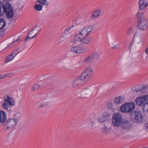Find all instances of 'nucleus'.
<instances>
[{
    "mask_svg": "<svg viewBox=\"0 0 148 148\" xmlns=\"http://www.w3.org/2000/svg\"><path fill=\"white\" fill-rule=\"evenodd\" d=\"M17 5L19 9H21L25 5L24 2L21 1H18L17 3Z\"/></svg>",
    "mask_w": 148,
    "mask_h": 148,
    "instance_id": "a878e982",
    "label": "nucleus"
},
{
    "mask_svg": "<svg viewBox=\"0 0 148 148\" xmlns=\"http://www.w3.org/2000/svg\"><path fill=\"white\" fill-rule=\"evenodd\" d=\"M85 83L80 77H78L73 81V85L74 88H78L83 85Z\"/></svg>",
    "mask_w": 148,
    "mask_h": 148,
    "instance_id": "1a4fd4ad",
    "label": "nucleus"
},
{
    "mask_svg": "<svg viewBox=\"0 0 148 148\" xmlns=\"http://www.w3.org/2000/svg\"><path fill=\"white\" fill-rule=\"evenodd\" d=\"M107 106L110 109H111L112 110H114V108L113 107V104L111 102H109L107 104Z\"/></svg>",
    "mask_w": 148,
    "mask_h": 148,
    "instance_id": "2f4dec72",
    "label": "nucleus"
},
{
    "mask_svg": "<svg viewBox=\"0 0 148 148\" xmlns=\"http://www.w3.org/2000/svg\"><path fill=\"white\" fill-rule=\"evenodd\" d=\"M110 114L107 112H105L102 114V115L99 117L97 119L99 123H103L109 117Z\"/></svg>",
    "mask_w": 148,
    "mask_h": 148,
    "instance_id": "ddd939ff",
    "label": "nucleus"
},
{
    "mask_svg": "<svg viewBox=\"0 0 148 148\" xmlns=\"http://www.w3.org/2000/svg\"><path fill=\"white\" fill-rule=\"evenodd\" d=\"M36 2L39 3L42 6L45 5H48L49 2L47 0H36Z\"/></svg>",
    "mask_w": 148,
    "mask_h": 148,
    "instance_id": "b1692460",
    "label": "nucleus"
},
{
    "mask_svg": "<svg viewBox=\"0 0 148 148\" xmlns=\"http://www.w3.org/2000/svg\"><path fill=\"white\" fill-rule=\"evenodd\" d=\"M40 86V85L38 84H35L32 86V91H34L38 89Z\"/></svg>",
    "mask_w": 148,
    "mask_h": 148,
    "instance_id": "c85d7f7f",
    "label": "nucleus"
},
{
    "mask_svg": "<svg viewBox=\"0 0 148 148\" xmlns=\"http://www.w3.org/2000/svg\"><path fill=\"white\" fill-rule=\"evenodd\" d=\"M92 94V92L91 89L89 88H84L82 91V95L85 98L89 97Z\"/></svg>",
    "mask_w": 148,
    "mask_h": 148,
    "instance_id": "f8f14e48",
    "label": "nucleus"
},
{
    "mask_svg": "<svg viewBox=\"0 0 148 148\" xmlns=\"http://www.w3.org/2000/svg\"><path fill=\"white\" fill-rule=\"evenodd\" d=\"M18 119L16 118L9 119L4 125L3 129L6 130L13 128L16 125Z\"/></svg>",
    "mask_w": 148,
    "mask_h": 148,
    "instance_id": "423d86ee",
    "label": "nucleus"
},
{
    "mask_svg": "<svg viewBox=\"0 0 148 148\" xmlns=\"http://www.w3.org/2000/svg\"><path fill=\"white\" fill-rule=\"evenodd\" d=\"M133 29L132 27H130L129 28L127 32V35H130L133 31Z\"/></svg>",
    "mask_w": 148,
    "mask_h": 148,
    "instance_id": "72a5a7b5",
    "label": "nucleus"
},
{
    "mask_svg": "<svg viewBox=\"0 0 148 148\" xmlns=\"http://www.w3.org/2000/svg\"><path fill=\"white\" fill-rule=\"evenodd\" d=\"M19 39L18 38L17 39H16V40H15V42H18L19 41Z\"/></svg>",
    "mask_w": 148,
    "mask_h": 148,
    "instance_id": "37998d69",
    "label": "nucleus"
},
{
    "mask_svg": "<svg viewBox=\"0 0 148 148\" xmlns=\"http://www.w3.org/2000/svg\"><path fill=\"white\" fill-rule=\"evenodd\" d=\"M131 118L132 120L137 123L141 122L143 120L142 114L138 111L132 112L131 114Z\"/></svg>",
    "mask_w": 148,
    "mask_h": 148,
    "instance_id": "0eeeda50",
    "label": "nucleus"
},
{
    "mask_svg": "<svg viewBox=\"0 0 148 148\" xmlns=\"http://www.w3.org/2000/svg\"><path fill=\"white\" fill-rule=\"evenodd\" d=\"M136 104L140 106H143L145 103H148V95L137 97L135 99Z\"/></svg>",
    "mask_w": 148,
    "mask_h": 148,
    "instance_id": "6e6552de",
    "label": "nucleus"
},
{
    "mask_svg": "<svg viewBox=\"0 0 148 148\" xmlns=\"http://www.w3.org/2000/svg\"><path fill=\"white\" fill-rule=\"evenodd\" d=\"M91 75L82 73L81 75L80 76L82 79L85 82H87L90 80Z\"/></svg>",
    "mask_w": 148,
    "mask_h": 148,
    "instance_id": "a211bd4d",
    "label": "nucleus"
},
{
    "mask_svg": "<svg viewBox=\"0 0 148 148\" xmlns=\"http://www.w3.org/2000/svg\"><path fill=\"white\" fill-rule=\"evenodd\" d=\"M6 25L5 22L3 19H0V29L4 28Z\"/></svg>",
    "mask_w": 148,
    "mask_h": 148,
    "instance_id": "bb28decb",
    "label": "nucleus"
},
{
    "mask_svg": "<svg viewBox=\"0 0 148 148\" xmlns=\"http://www.w3.org/2000/svg\"><path fill=\"white\" fill-rule=\"evenodd\" d=\"M5 2L0 1V16H3L5 13L6 17L8 18H12L13 16V11L12 6L9 3L12 0H3Z\"/></svg>",
    "mask_w": 148,
    "mask_h": 148,
    "instance_id": "7ed1b4c3",
    "label": "nucleus"
},
{
    "mask_svg": "<svg viewBox=\"0 0 148 148\" xmlns=\"http://www.w3.org/2000/svg\"><path fill=\"white\" fill-rule=\"evenodd\" d=\"M51 101L50 100L47 101H45L43 103H42L41 106H40V108L44 107L47 106L50 103Z\"/></svg>",
    "mask_w": 148,
    "mask_h": 148,
    "instance_id": "473e14b6",
    "label": "nucleus"
},
{
    "mask_svg": "<svg viewBox=\"0 0 148 148\" xmlns=\"http://www.w3.org/2000/svg\"><path fill=\"white\" fill-rule=\"evenodd\" d=\"M18 53L19 52L18 50H14L12 53L5 58L4 61L5 62L7 63L11 61Z\"/></svg>",
    "mask_w": 148,
    "mask_h": 148,
    "instance_id": "9d476101",
    "label": "nucleus"
},
{
    "mask_svg": "<svg viewBox=\"0 0 148 148\" xmlns=\"http://www.w3.org/2000/svg\"><path fill=\"white\" fill-rule=\"evenodd\" d=\"M74 27V25H72L70 27H69L67 28H66L64 30V33H66L67 32L69 31H70L71 29Z\"/></svg>",
    "mask_w": 148,
    "mask_h": 148,
    "instance_id": "f704fd0d",
    "label": "nucleus"
},
{
    "mask_svg": "<svg viewBox=\"0 0 148 148\" xmlns=\"http://www.w3.org/2000/svg\"><path fill=\"white\" fill-rule=\"evenodd\" d=\"M97 53L96 52L92 53L90 56L86 58L84 60V62L87 63L90 62L94 59L96 58Z\"/></svg>",
    "mask_w": 148,
    "mask_h": 148,
    "instance_id": "dca6fc26",
    "label": "nucleus"
},
{
    "mask_svg": "<svg viewBox=\"0 0 148 148\" xmlns=\"http://www.w3.org/2000/svg\"><path fill=\"white\" fill-rule=\"evenodd\" d=\"M45 99H47V98H45Z\"/></svg>",
    "mask_w": 148,
    "mask_h": 148,
    "instance_id": "c03bdc74",
    "label": "nucleus"
},
{
    "mask_svg": "<svg viewBox=\"0 0 148 148\" xmlns=\"http://www.w3.org/2000/svg\"><path fill=\"white\" fill-rule=\"evenodd\" d=\"M87 124H88V127H91L94 125V123L90 120H89L88 121Z\"/></svg>",
    "mask_w": 148,
    "mask_h": 148,
    "instance_id": "7c9ffc66",
    "label": "nucleus"
},
{
    "mask_svg": "<svg viewBox=\"0 0 148 148\" xmlns=\"http://www.w3.org/2000/svg\"><path fill=\"white\" fill-rule=\"evenodd\" d=\"M101 13V10L99 9H97L92 13L91 15V17L93 18H98L99 16Z\"/></svg>",
    "mask_w": 148,
    "mask_h": 148,
    "instance_id": "4be33fe9",
    "label": "nucleus"
},
{
    "mask_svg": "<svg viewBox=\"0 0 148 148\" xmlns=\"http://www.w3.org/2000/svg\"><path fill=\"white\" fill-rule=\"evenodd\" d=\"M93 30L92 25L86 26L75 36L74 38L72 40V42L74 44L78 43L83 44H88L91 41L90 38L88 36Z\"/></svg>",
    "mask_w": 148,
    "mask_h": 148,
    "instance_id": "f257e3e1",
    "label": "nucleus"
},
{
    "mask_svg": "<svg viewBox=\"0 0 148 148\" xmlns=\"http://www.w3.org/2000/svg\"><path fill=\"white\" fill-rule=\"evenodd\" d=\"M3 101L4 102L2 104V106L6 110H8L10 106H14L15 105L16 101L14 98L5 95L3 96Z\"/></svg>",
    "mask_w": 148,
    "mask_h": 148,
    "instance_id": "20e7f679",
    "label": "nucleus"
},
{
    "mask_svg": "<svg viewBox=\"0 0 148 148\" xmlns=\"http://www.w3.org/2000/svg\"><path fill=\"white\" fill-rule=\"evenodd\" d=\"M124 98L122 97H118L114 99V102L116 104H121L124 102Z\"/></svg>",
    "mask_w": 148,
    "mask_h": 148,
    "instance_id": "aec40b11",
    "label": "nucleus"
},
{
    "mask_svg": "<svg viewBox=\"0 0 148 148\" xmlns=\"http://www.w3.org/2000/svg\"><path fill=\"white\" fill-rule=\"evenodd\" d=\"M7 119V116L5 112L3 111H0V123H3Z\"/></svg>",
    "mask_w": 148,
    "mask_h": 148,
    "instance_id": "6ab92c4d",
    "label": "nucleus"
},
{
    "mask_svg": "<svg viewBox=\"0 0 148 148\" xmlns=\"http://www.w3.org/2000/svg\"><path fill=\"white\" fill-rule=\"evenodd\" d=\"M20 115V114L19 113H16L15 115V116H17V117L19 116Z\"/></svg>",
    "mask_w": 148,
    "mask_h": 148,
    "instance_id": "ea45409f",
    "label": "nucleus"
},
{
    "mask_svg": "<svg viewBox=\"0 0 148 148\" xmlns=\"http://www.w3.org/2000/svg\"><path fill=\"white\" fill-rule=\"evenodd\" d=\"M41 29L40 27L38 26H36L33 29L29 32V35L31 34L34 33V35H33L31 38H34L36 37L38 34Z\"/></svg>",
    "mask_w": 148,
    "mask_h": 148,
    "instance_id": "f3484780",
    "label": "nucleus"
},
{
    "mask_svg": "<svg viewBox=\"0 0 148 148\" xmlns=\"http://www.w3.org/2000/svg\"><path fill=\"white\" fill-rule=\"evenodd\" d=\"M11 75V74L10 73L3 74L4 78L6 77H9L10 76V75Z\"/></svg>",
    "mask_w": 148,
    "mask_h": 148,
    "instance_id": "4c0bfd02",
    "label": "nucleus"
},
{
    "mask_svg": "<svg viewBox=\"0 0 148 148\" xmlns=\"http://www.w3.org/2000/svg\"><path fill=\"white\" fill-rule=\"evenodd\" d=\"M4 78L3 74L0 75V79Z\"/></svg>",
    "mask_w": 148,
    "mask_h": 148,
    "instance_id": "a19ab883",
    "label": "nucleus"
},
{
    "mask_svg": "<svg viewBox=\"0 0 148 148\" xmlns=\"http://www.w3.org/2000/svg\"><path fill=\"white\" fill-rule=\"evenodd\" d=\"M92 70L90 67H87L82 72L86 74L92 75Z\"/></svg>",
    "mask_w": 148,
    "mask_h": 148,
    "instance_id": "5701e85b",
    "label": "nucleus"
},
{
    "mask_svg": "<svg viewBox=\"0 0 148 148\" xmlns=\"http://www.w3.org/2000/svg\"><path fill=\"white\" fill-rule=\"evenodd\" d=\"M103 132L105 134H108L110 132V128L104 126L103 128Z\"/></svg>",
    "mask_w": 148,
    "mask_h": 148,
    "instance_id": "cd10ccee",
    "label": "nucleus"
},
{
    "mask_svg": "<svg viewBox=\"0 0 148 148\" xmlns=\"http://www.w3.org/2000/svg\"><path fill=\"white\" fill-rule=\"evenodd\" d=\"M136 17L137 19L138 22L142 21L143 20H145L142 12L140 11L138 12Z\"/></svg>",
    "mask_w": 148,
    "mask_h": 148,
    "instance_id": "412c9836",
    "label": "nucleus"
},
{
    "mask_svg": "<svg viewBox=\"0 0 148 148\" xmlns=\"http://www.w3.org/2000/svg\"><path fill=\"white\" fill-rule=\"evenodd\" d=\"M145 126L146 127V130L148 131V124H147L145 125Z\"/></svg>",
    "mask_w": 148,
    "mask_h": 148,
    "instance_id": "79ce46f5",
    "label": "nucleus"
},
{
    "mask_svg": "<svg viewBox=\"0 0 148 148\" xmlns=\"http://www.w3.org/2000/svg\"><path fill=\"white\" fill-rule=\"evenodd\" d=\"M138 91H141V90H139Z\"/></svg>",
    "mask_w": 148,
    "mask_h": 148,
    "instance_id": "a18cd8bd",
    "label": "nucleus"
},
{
    "mask_svg": "<svg viewBox=\"0 0 148 148\" xmlns=\"http://www.w3.org/2000/svg\"><path fill=\"white\" fill-rule=\"evenodd\" d=\"M138 24L139 28L142 30H145L147 28L148 22L146 19L138 22Z\"/></svg>",
    "mask_w": 148,
    "mask_h": 148,
    "instance_id": "2eb2a0df",
    "label": "nucleus"
},
{
    "mask_svg": "<svg viewBox=\"0 0 148 148\" xmlns=\"http://www.w3.org/2000/svg\"><path fill=\"white\" fill-rule=\"evenodd\" d=\"M112 121L114 127H119L124 131H128L132 128L130 122L127 120H123L121 114L119 113H116L113 115Z\"/></svg>",
    "mask_w": 148,
    "mask_h": 148,
    "instance_id": "f03ea898",
    "label": "nucleus"
},
{
    "mask_svg": "<svg viewBox=\"0 0 148 148\" xmlns=\"http://www.w3.org/2000/svg\"><path fill=\"white\" fill-rule=\"evenodd\" d=\"M29 33L27 37L25 39V40L26 41L28 39V38H29L31 39H32L33 38L31 37L34 35L33 34H31L30 35H29Z\"/></svg>",
    "mask_w": 148,
    "mask_h": 148,
    "instance_id": "c9c22d12",
    "label": "nucleus"
},
{
    "mask_svg": "<svg viewBox=\"0 0 148 148\" xmlns=\"http://www.w3.org/2000/svg\"><path fill=\"white\" fill-rule=\"evenodd\" d=\"M135 104L131 102L123 104L121 107L120 110L123 113H129L132 111L135 108Z\"/></svg>",
    "mask_w": 148,
    "mask_h": 148,
    "instance_id": "39448f33",
    "label": "nucleus"
},
{
    "mask_svg": "<svg viewBox=\"0 0 148 148\" xmlns=\"http://www.w3.org/2000/svg\"><path fill=\"white\" fill-rule=\"evenodd\" d=\"M34 8L36 11H40L42 10V6L40 4H36L34 5Z\"/></svg>",
    "mask_w": 148,
    "mask_h": 148,
    "instance_id": "393cba45",
    "label": "nucleus"
},
{
    "mask_svg": "<svg viewBox=\"0 0 148 148\" xmlns=\"http://www.w3.org/2000/svg\"><path fill=\"white\" fill-rule=\"evenodd\" d=\"M143 111L144 112L148 111V103H145L143 104Z\"/></svg>",
    "mask_w": 148,
    "mask_h": 148,
    "instance_id": "c756f323",
    "label": "nucleus"
},
{
    "mask_svg": "<svg viewBox=\"0 0 148 148\" xmlns=\"http://www.w3.org/2000/svg\"><path fill=\"white\" fill-rule=\"evenodd\" d=\"M138 5L140 10L145 9L148 5V0H139Z\"/></svg>",
    "mask_w": 148,
    "mask_h": 148,
    "instance_id": "4468645a",
    "label": "nucleus"
},
{
    "mask_svg": "<svg viewBox=\"0 0 148 148\" xmlns=\"http://www.w3.org/2000/svg\"><path fill=\"white\" fill-rule=\"evenodd\" d=\"M145 52L146 54L148 55V47H147L145 49Z\"/></svg>",
    "mask_w": 148,
    "mask_h": 148,
    "instance_id": "58836bf2",
    "label": "nucleus"
},
{
    "mask_svg": "<svg viewBox=\"0 0 148 148\" xmlns=\"http://www.w3.org/2000/svg\"><path fill=\"white\" fill-rule=\"evenodd\" d=\"M82 21V19L81 18H78L76 20V22L78 24H80Z\"/></svg>",
    "mask_w": 148,
    "mask_h": 148,
    "instance_id": "e433bc0d",
    "label": "nucleus"
},
{
    "mask_svg": "<svg viewBox=\"0 0 148 148\" xmlns=\"http://www.w3.org/2000/svg\"><path fill=\"white\" fill-rule=\"evenodd\" d=\"M71 51L73 53H81L84 52L86 50L83 47L76 46L72 47L71 49Z\"/></svg>",
    "mask_w": 148,
    "mask_h": 148,
    "instance_id": "9b49d317",
    "label": "nucleus"
}]
</instances>
